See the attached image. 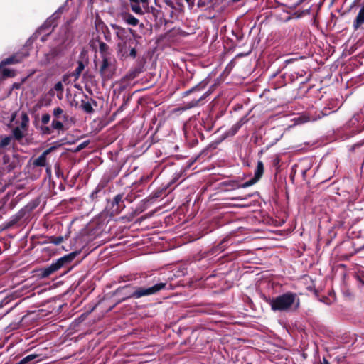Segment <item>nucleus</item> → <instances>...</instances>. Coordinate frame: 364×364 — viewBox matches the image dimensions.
<instances>
[{
	"label": "nucleus",
	"mask_w": 364,
	"mask_h": 364,
	"mask_svg": "<svg viewBox=\"0 0 364 364\" xmlns=\"http://www.w3.org/2000/svg\"><path fill=\"white\" fill-rule=\"evenodd\" d=\"M269 304L272 311L284 312L290 311L292 307L297 309L300 301L296 293L288 291L270 299Z\"/></svg>",
	"instance_id": "obj_1"
},
{
	"label": "nucleus",
	"mask_w": 364,
	"mask_h": 364,
	"mask_svg": "<svg viewBox=\"0 0 364 364\" xmlns=\"http://www.w3.org/2000/svg\"><path fill=\"white\" fill-rule=\"evenodd\" d=\"M112 28L115 31L116 36L119 40L117 43L119 53L122 55H127V45L131 46V44L136 43V41L129 35L128 31L125 28L117 24H112ZM129 31L132 33V29L129 28Z\"/></svg>",
	"instance_id": "obj_2"
},
{
	"label": "nucleus",
	"mask_w": 364,
	"mask_h": 364,
	"mask_svg": "<svg viewBox=\"0 0 364 364\" xmlns=\"http://www.w3.org/2000/svg\"><path fill=\"white\" fill-rule=\"evenodd\" d=\"M76 252H72L65 255L55 262H53L50 266L41 270V276L42 278H46L60 269L65 264L71 262L76 256Z\"/></svg>",
	"instance_id": "obj_3"
},
{
	"label": "nucleus",
	"mask_w": 364,
	"mask_h": 364,
	"mask_svg": "<svg viewBox=\"0 0 364 364\" xmlns=\"http://www.w3.org/2000/svg\"><path fill=\"white\" fill-rule=\"evenodd\" d=\"M114 70V60L112 58L103 56L102 63L100 69L102 77L104 79H109L112 76Z\"/></svg>",
	"instance_id": "obj_4"
},
{
	"label": "nucleus",
	"mask_w": 364,
	"mask_h": 364,
	"mask_svg": "<svg viewBox=\"0 0 364 364\" xmlns=\"http://www.w3.org/2000/svg\"><path fill=\"white\" fill-rule=\"evenodd\" d=\"M159 291V284H156L153 287L145 288V287H139L133 291L130 295L129 297L133 298H140L144 296H149L151 294H153L156 292Z\"/></svg>",
	"instance_id": "obj_5"
},
{
	"label": "nucleus",
	"mask_w": 364,
	"mask_h": 364,
	"mask_svg": "<svg viewBox=\"0 0 364 364\" xmlns=\"http://www.w3.org/2000/svg\"><path fill=\"white\" fill-rule=\"evenodd\" d=\"M132 11L137 15L144 14V9L148 6V0H129Z\"/></svg>",
	"instance_id": "obj_6"
},
{
	"label": "nucleus",
	"mask_w": 364,
	"mask_h": 364,
	"mask_svg": "<svg viewBox=\"0 0 364 364\" xmlns=\"http://www.w3.org/2000/svg\"><path fill=\"white\" fill-rule=\"evenodd\" d=\"M211 93V91L209 89L208 90H207L206 92H205L200 97H198V99H194V100H192L190 102H188L186 103H184V105H183V107H181V109L182 110H186V109H191L193 107H197L199 105V102L204 100L205 98H206L208 96H209Z\"/></svg>",
	"instance_id": "obj_7"
},
{
	"label": "nucleus",
	"mask_w": 364,
	"mask_h": 364,
	"mask_svg": "<svg viewBox=\"0 0 364 364\" xmlns=\"http://www.w3.org/2000/svg\"><path fill=\"white\" fill-rule=\"evenodd\" d=\"M118 17L120 18L124 23L130 26H136L139 23V20L132 14L127 11L120 12L118 14Z\"/></svg>",
	"instance_id": "obj_8"
},
{
	"label": "nucleus",
	"mask_w": 364,
	"mask_h": 364,
	"mask_svg": "<svg viewBox=\"0 0 364 364\" xmlns=\"http://www.w3.org/2000/svg\"><path fill=\"white\" fill-rule=\"evenodd\" d=\"M364 118V114L363 112L356 113L353 115V117L350 119L348 124L349 127H355V132H360L363 129V127H359V122L362 121Z\"/></svg>",
	"instance_id": "obj_9"
},
{
	"label": "nucleus",
	"mask_w": 364,
	"mask_h": 364,
	"mask_svg": "<svg viewBox=\"0 0 364 364\" xmlns=\"http://www.w3.org/2000/svg\"><path fill=\"white\" fill-rule=\"evenodd\" d=\"M53 149V147H51L39 156L37 159L33 161V165L36 166H45L46 164V157L47 155Z\"/></svg>",
	"instance_id": "obj_10"
},
{
	"label": "nucleus",
	"mask_w": 364,
	"mask_h": 364,
	"mask_svg": "<svg viewBox=\"0 0 364 364\" xmlns=\"http://www.w3.org/2000/svg\"><path fill=\"white\" fill-rule=\"evenodd\" d=\"M209 80L208 79H204L201 82H200L198 85L193 87L192 88L189 89L188 90L184 92V95H187L190 93L194 92H200L203 90L208 85Z\"/></svg>",
	"instance_id": "obj_11"
},
{
	"label": "nucleus",
	"mask_w": 364,
	"mask_h": 364,
	"mask_svg": "<svg viewBox=\"0 0 364 364\" xmlns=\"http://www.w3.org/2000/svg\"><path fill=\"white\" fill-rule=\"evenodd\" d=\"M246 122L247 119L245 117L241 118L237 122L231 127L228 131V134L231 136L235 135Z\"/></svg>",
	"instance_id": "obj_12"
},
{
	"label": "nucleus",
	"mask_w": 364,
	"mask_h": 364,
	"mask_svg": "<svg viewBox=\"0 0 364 364\" xmlns=\"http://www.w3.org/2000/svg\"><path fill=\"white\" fill-rule=\"evenodd\" d=\"M53 114L55 119H62L63 122H67L68 115L64 113V111L60 107H56L53 109Z\"/></svg>",
	"instance_id": "obj_13"
},
{
	"label": "nucleus",
	"mask_w": 364,
	"mask_h": 364,
	"mask_svg": "<svg viewBox=\"0 0 364 364\" xmlns=\"http://www.w3.org/2000/svg\"><path fill=\"white\" fill-rule=\"evenodd\" d=\"M263 173H264V165H263V163L261 161H257V168H256V169L255 170V172H254V177L253 178H255V181H258L261 178V177L262 176Z\"/></svg>",
	"instance_id": "obj_14"
},
{
	"label": "nucleus",
	"mask_w": 364,
	"mask_h": 364,
	"mask_svg": "<svg viewBox=\"0 0 364 364\" xmlns=\"http://www.w3.org/2000/svg\"><path fill=\"white\" fill-rule=\"evenodd\" d=\"M363 23H364V10L360 9L354 20L353 27L355 29H358Z\"/></svg>",
	"instance_id": "obj_15"
},
{
	"label": "nucleus",
	"mask_w": 364,
	"mask_h": 364,
	"mask_svg": "<svg viewBox=\"0 0 364 364\" xmlns=\"http://www.w3.org/2000/svg\"><path fill=\"white\" fill-rule=\"evenodd\" d=\"M84 69L85 65L83 63L82 61H79L77 63V67L70 75L74 78L75 81H76L77 80H78L80 75H81Z\"/></svg>",
	"instance_id": "obj_16"
},
{
	"label": "nucleus",
	"mask_w": 364,
	"mask_h": 364,
	"mask_svg": "<svg viewBox=\"0 0 364 364\" xmlns=\"http://www.w3.org/2000/svg\"><path fill=\"white\" fill-rule=\"evenodd\" d=\"M21 124L18 127L26 132L29 123V118L28 114L25 112H23L21 116Z\"/></svg>",
	"instance_id": "obj_17"
},
{
	"label": "nucleus",
	"mask_w": 364,
	"mask_h": 364,
	"mask_svg": "<svg viewBox=\"0 0 364 364\" xmlns=\"http://www.w3.org/2000/svg\"><path fill=\"white\" fill-rule=\"evenodd\" d=\"M63 122L62 119H55L52 121L51 126L53 129L56 130H63L64 129Z\"/></svg>",
	"instance_id": "obj_18"
},
{
	"label": "nucleus",
	"mask_w": 364,
	"mask_h": 364,
	"mask_svg": "<svg viewBox=\"0 0 364 364\" xmlns=\"http://www.w3.org/2000/svg\"><path fill=\"white\" fill-rule=\"evenodd\" d=\"M81 107L87 113H92L93 112L92 106L89 101L82 100Z\"/></svg>",
	"instance_id": "obj_19"
},
{
	"label": "nucleus",
	"mask_w": 364,
	"mask_h": 364,
	"mask_svg": "<svg viewBox=\"0 0 364 364\" xmlns=\"http://www.w3.org/2000/svg\"><path fill=\"white\" fill-rule=\"evenodd\" d=\"M24 132L25 131L21 129L20 127H16L13 130L14 136L18 140L21 139L24 136Z\"/></svg>",
	"instance_id": "obj_20"
},
{
	"label": "nucleus",
	"mask_w": 364,
	"mask_h": 364,
	"mask_svg": "<svg viewBox=\"0 0 364 364\" xmlns=\"http://www.w3.org/2000/svg\"><path fill=\"white\" fill-rule=\"evenodd\" d=\"M37 358V355L31 354L24 357L19 363V364H28Z\"/></svg>",
	"instance_id": "obj_21"
},
{
	"label": "nucleus",
	"mask_w": 364,
	"mask_h": 364,
	"mask_svg": "<svg viewBox=\"0 0 364 364\" xmlns=\"http://www.w3.org/2000/svg\"><path fill=\"white\" fill-rule=\"evenodd\" d=\"M20 60L16 58V57L13 56L8 58H6L1 62V64L5 65H10V64H14L18 63Z\"/></svg>",
	"instance_id": "obj_22"
},
{
	"label": "nucleus",
	"mask_w": 364,
	"mask_h": 364,
	"mask_svg": "<svg viewBox=\"0 0 364 364\" xmlns=\"http://www.w3.org/2000/svg\"><path fill=\"white\" fill-rule=\"evenodd\" d=\"M134 45L135 44H131V46L127 45L128 53L127 55H125L124 56H131L133 58L136 57V51L134 48Z\"/></svg>",
	"instance_id": "obj_23"
},
{
	"label": "nucleus",
	"mask_w": 364,
	"mask_h": 364,
	"mask_svg": "<svg viewBox=\"0 0 364 364\" xmlns=\"http://www.w3.org/2000/svg\"><path fill=\"white\" fill-rule=\"evenodd\" d=\"M257 181H255V178H251L250 180L242 183V184H240L237 186V188H247L249 186H251L252 185H254L255 183H256Z\"/></svg>",
	"instance_id": "obj_24"
},
{
	"label": "nucleus",
	"mask_w": 364,
	"mask_h": 364,
	"mask_svg": "<svg viewBox=\"0 0 364 364\" xmlns=\"http://www.w3.org/2000/svg\"><path fill=\"white\" fill-rule=\"evenodd\" d=\"M11 138L10 136H6L3 138L0 141V147L4 148L8 146L11 142Z\"/></svg>",
	"instance_id": "obj_25"
},
{
	"label": "nucleus",
	"mask_w": 364,
	"mask_h": 364,
	"mask_svg": "<svg viewBox=\"0 0 364 364\" xmlns=\"http://www.w3.org/2000/svg\"><path fill=\"white\" fill-rule=\"evenodd\" d=\"M50 242L54 245H60L63 241V237L61 236L59 237H51Z\"/></svg>",
	"instance_id": "obj_26"
},
{
	"label": "nucleus",
	"mask_w": 364,
	"mask_h": 364,
	"mask_svg": "<svg viewBox=\"0 0 364 364\" xmlns=\"http://www.w3.org/2000/svg\"><path fill=\"white\" fill-rule=\"evenodd\" d=\"M50 114H44L42 115L41 122L43 124H47L50 122Z\"/></svg>",
	"instance_id": "obj_27"
},
{
	"label": "nucleus",
	"mask_w": 364,
	"mask_h": 364,
	"mask_svg": "<svg viewBox=\"0 0 364 364\" xmlns=\"http://www.w3.org/2000/svg\"><path fill=\"white\" fill-rule=\"evenodd\" d=\"M2 75L3 77H11L14 75V73L12 70L7 68H4L2 70Z\"/></svg>",
	"instance_id": "obj_28"
},
{
	"label": "nucleus",
	"mask_w": 364,
	"mask_h": 364,
	"mask_svg": "<svg viewBox=\"0 0 364 364\" xmlns=\"http://www.w3.org/2000/svg\"><path fill=\"white\" fill-rule=\"evenodd\" d=\"M100 51L102 53H105L107 52V50H108V46L105 43H103V42H101L100 43Z\"/></svg>",
	"instance_id": "obj_29"
},
{
	"label": "nucleus",
	"mask_w": 364,
	"mask_h": 364,
	"mask_svg": "<svg viewBox=\"0 0 364 364\" xmlns=\"http://www.w3.org/2000/svg\"><path fill=\"white\" fill-rule=\"evenodd\" d=\"M122 196L120 194L117 195L113 200V204L119 205V203L122 202Z\"/></svg>",
	"instance_id": "obj_30"
},
{
	"label": "nucleus",
	"mask_w": 364,
	"mask_h": 364,
	"mask_svg": "<svg viewBox=\"0 0 364 364\" xmlns=\"http://www.w3.org/2000/svg\"><path fill=\"white\" fill-rule=\"evenodd\" d=\"M226 243H227V241L226 240H223L218 246H217V249L220 251H223L226 247Z\"/></svg>",
	"instance_id": "obj_31"
},
{
	"label": "nucleus",
	"mask_w": 364,
	"mask_h": 364,
	"mask_svg": "<svg viewBox=\"0 0 364 364\" xmlns=\"http://www.w3.org/2000/svg\"><path fill=\"white\" fill-rule=\"evenodd\" d=\"M305 0H299L296 3L291 4L289 6V9H295L296 7H298L300 4H301Z\"/></svg>",
	"instance_id": "obj_32"
},
{
	"label": "nucleus",
	"mask_w": 364,
	"mask_h": 364,
	"mask_svg": "<svg viewBox=\"0 0 364 364\" xmlns=\"http://www.w3.org/2000/svg\"><path fill=\"white\" fill-rule=\"evenodd\" d=\"M55 90L56 91H61L63 88V84L61 82H57L55 85V87H54Z\"/></svg>",
	"instance_id": "obj_33"
},
{
	"label": "nucleus",
	"mask_w": 364,
	"mask_h": 364,
	"mask_svg": "<svg viewBox=\"0 0 364 364\" xmlns=\"http://www.w3.org/2000/svg\"><path fill=\"white\" fill-rule=\"evenodd\" d=\"M274 1H275V3H276L278 6H285V7H287V8H288V9H289V6H290V5H289V4H287V2H282V1H279V0H274Z\"/></svg>",
	"instance_id": "obj_34"
},
{
	"label": "nucleus",
	"mask_w": 364,
	"mask_h": 364,
	"mask_svg": "<svg viewBox=\"0 0 364 364\" xmlns=\"http://www.w3.org/2000/svg\"><path fill=\"white\" fill-rule=\"evenodd\" d=\"M163 2L168 6L173 8V2L171 0H163Z\"/></svg>",
	"instance_id": "obj_35"
},
{
	"label": "nucleus",
	"mask_w": 364,
	"mask_h": 364,
	"mask_svg": "<svg viewBox=\"0 0 364 364\" xmlns=\"http://www.w3.org/2000/svg\"><path fill=\"white\" fill-rule=\"evenodd\" d=\"M171 286V284H168V286L167 284L161 282V285H160L161 291L164 290L165 289H168Z\"/></svg>",
	"instance_id": "obj_36"
},
{
	"label": "nucleus",
	"mask_w": 364,
	"mask_h": 364,
	"mask_svg": "<svg viewBox=\"0 0 364 364\" xmlns=\"http://www.w3.org/2000/svg\"><path fill=\"white\" fill-rule=\"evenodd\" d=\"M189 6H193L194 5L195 0H186Z\"/></svg>",
	"instance_id": "obj_37"
},
{
	"label": "nucleus",
	"mask_w": 364,
	"mask_h": 364,
	"mask_svg": "<svg viewBox=\"0 0 364 364\" xmlns=\"http://www.w3.org/2000/svg\"><path fill=\"white\" fill-rule=\"evenodd\" d=\"M335 112V110L330 111V112H326V111L325 112H323V115H327V114H328L329 113H331V112Z\"/></svg>",
	"instance_id": "obj_38"
},
{
	"label": "nucleus",
	"mask_w": 364,
	"mask_h": 364,
	"mask_svg": "<svg viewBox=\"0 0 364 364\" xmlns=\"http://www.w3.org/2000/svg\"><path fill=\"white\" fill-rule=\"evenodd\" d=\"M323 364H330V363L326 358H323Z\"/></svg>",
	"instance_id": "obj_39"
},
{
	"label": "nucleus",
	"mask_w": 364,
	"mask_h": 364,
	"mask_svg": "<svg viewBox=\"0 0 364 364\" xmlns=\"http://www.w3.org/2000/svg\"><path fill=\"white\" fill-rule=\"evenodd\" d=\"M45 132L50 134V128H49V127H46V131H45Z\"/></svg>",
	"instance_id": "obj_40"
},
{
	"label": "nucleus",
	"mask_w": 364,
	"mask_h": 364,
	"mask_svg": "<svg viewBox=\"0 0 364 364\" xmlns=\"http://www.w3.org/2000/svg\"><path fill=\"white\" fill-rule=\"evenodd\" d=\"M16 117V114H12L11 120H14Z\"/></svg>",
	"instance_id": "obj_41"
},
{
	"label": "nucleus",
	"mask_w": 364,
	"mask_h": 364,
	"mask_svg": "<svg viewBox=\"0 0 364 364\" xmlns=\"http://www.w3.org/2000/svg\"><path fill=\"white\" fill-rule=\"evenodd\" d=\"M306 173V170H304V171H302V174H303V176H305Z\"/></svg>",
	"instance_id": "obj_42"
},
{
	"label": "nucleus",
	"mask_w": 364,
	"mask_h": 364,
	"mask_svg": "<svg viewBox=\"0 0 364 364\" xmlns=\"http://www.w3.org/2000/svg\"><path fill=\"white\" fill-rule=\"evenodd\" d=\"M46 171H47L48 173H50V168H47Z\"/></svg>",
	"instance_id": "obj_43"
},
{
	"label": "nucleus",
	"mask_w": 364,
	"mask_h": 364,
	"mask_svg": "<svg viewBox=\"0 0 364 364\" xmlns=\"http://www.w3.org/2000/svg\"><path fill=\"white\" fill-rule=\"evenodd\" d=\"M46 40V38L43 36L41 38V41H44Z\"/></svg>",
	"instance_id": "obj_44"
},
{
	"label": "nucleus",
	"mask_w": 364,
	"mask_h": 364,
	"mask_svg": "<svg viewBox=\"0 0 364 364\" xmlns=\"http://www.w3.org/2000/svg\"><path fill=\"white\" fill-rule=\"evenodd\" d=\"M233 2H238V1H240L241 0H232Z\"/></svg>",
	"instance_id": "obj_45"
},
{
	"label": "nucleus",
	"mask_w": 364,
	"mask_h": 364,
	"mask_svg": "<svg viewBox=\"0 0 364 364\" xmlns=\"http://www.w3.org/2000/svg\"><path fill=\"white\" fill-rule=\"evenodd\" d=\"M82 147H83V146H82V145H80V146H79V147H78V149H82Z\"/></svg>",
	"instance_id": "obj_46"
},
{
	"label": "nucleus",
	"mask_w": 364,
	"mask_h": 364,
	"mask_svg": "<svg viewBox=\"0 0 364 364\" xmlns=\"http://www.w3.org/2000/svg\"><path fill=\"white\" fill-rule=\"evenodd\" d=\"M360 9H363V10H364V4L362 5V6H361V8H360Z\"/></svg>",
	"instance_id": "obj_47"
},
{
	"label": "nucleus",
	"mask_w": 364,
	"mask_h": 364,
	"mask_svg": "<svg viewBox=\"0 0 364 364\" xmlns=\"http://www.w3.org/2000/svg\"><path fill=\"white\" fill-rule=\"evenodd\" d=\"M239 200H244V198H238Z\"/></svg>",
	"instance_id": "obj_48"
}]
</instances>
